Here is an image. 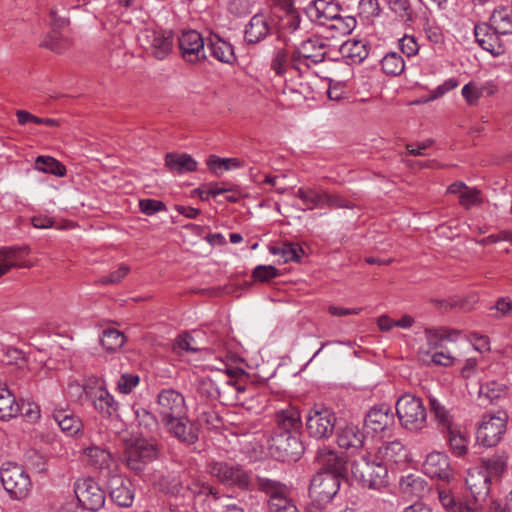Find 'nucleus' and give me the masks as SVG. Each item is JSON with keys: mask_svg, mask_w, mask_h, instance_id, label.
I'll list each match as a JSON object with an SVG mask.
<instances>
[{"mask_svg": "<svg viewBox=\"0 0 512 512\" xmlns=\"http://www.w3.org/2000/svg\"><path fill=\"white\" fill-rule=\"evenodd\" d=\"M341 10L340 4L335 0H314L307 7V14L311 21L325 26L338 16Z\"/></svg>", "mask_w": 512, "mask_h": 512, "instance_id": "23", "label": "nucleus"}, {"mask_svg": "<svg viewBox=\"0 0 512 512\" xmlns=\"http://www.w3.org/2000/svg\"><path fill=\"white\" fill-rule=\"evenodd\" d=\"M74 491L79 504L86 510L97 511L105 504V492L91 478L78 480Z\"/></svg>", "mask_w": 512, "mask_h": 512, "instance_id": "12", "label": "nucleus"}, {"mask_svg": "<svg viewBox=\"0 0 512 512\" xmlns=\"http://www.w3.org/2000/svg\"><path fill=\"white\" fill-rule=\"evenodd\" d=\"M35 168L41 172L63 177L66 174L65 166L50 156H38L35 161Z\"/></svg>", "mask_w": 512, "mask_h": 512, "instance_id": "49", "label": "nucleus"}, {"mask_svg": "<svg viewBox=\"0 0 512 512\" xmlns=\"http://www.w3.org/2000/svg\"><path fill=\"white\" fill-rule=\"evenodd\" d=\"M278 275L277 269L272 265H258L252 272L253 279L259 282H267Z\"/></svg>", "mask_w": 512, "mask_h": 512, "instance_id": "58", "label": "nucleus"}, {"mask_svg": "<svg viewBox=\"0 0 512 512\" xmlns=\"http://www.w3.org/2000/svg\"><path fill=\"white\" fill-rule=\"evenodd\" d=\"M396 415L401 427L420 432L427 427V409L420 397L405 393L396 402Z\"/></svg>", "mask_w": 512, "mask_h": 512, "instance_id": "2", "label": "nucleus"}, {"mask_svg": "<svg viewBox=\"0 0 512 512\" xmlns=\"http://www.w3.org/2000/svg\"><path fill=\"white\" fill-rule=\"evenodd\" d=\"M507 386L495 380L487 381L482 384L479 389L480 397H485L490 402H493L507 393Z\"/></svg>", "mask_w": 512, "mask_h": 512, "instance_id": "50", "label": "nucleus"}, {"mask_svg": "<svg viewBox=\"0 0 512 512\" xmlns=\"http://www.w3.org/2000/svg\"><path fill=\"white\" fill-rule=\"evenodd\" d=\"M21 412L20 404L15 396L8 390L0 391V419L7 421L17 417Z\"/></svg>", "mask_w": 512, "mask_h": 512, "instance_id": "41", "label": "nucleus"}, {"mask_svg": "<svg viewBox=\"0 0 512 512\" xmlns=\"http://www.w3.org/2000/svg\"><path fill=\"white\" fill-rule=\"evenodd\" d=\"M399 47L407 57L415 56L419 51V45L414 36L404 35L399 39Z\"/></svg>", "mask_w": 512, "mask_h": 512, "instance_id": "64", "label": "nucleus"}, {"mask_svg": "<svg viewBox=\"0 0 512 512\" xmlns=\"http://www.w3.org/2000/svg\"><path fill=\"white\" fill-rule=\"evenodd\" d=\"M422 469L426 476L444 482L450 481L452 477L449 458L443 452L429 453L422 465Z\"/></svg>", "mask_w": 512, "mask_h": 512, "instance_id": "20", "label": "nucleus"}, {"mask_svg": "<svg viewBox=\"0 0 512 512\" xmlns=\"http://www.w3.org/2000/svg\"><path fill=\"white\" fill-rule=\"evenodd\" d=\"M269 252L275 256H280L284 263L300 262L304 255L303 248L298 243L285 242L280 245L270 246Z\"/></svg>", "mask_w": 512, "mask_h": 512, "instance_id": "39", "label": "nucleus"}, {"mask_svg": "<svg viewBox=\"0 0 512 512\" xmlns=\"http://www.w3.org/2000/svg\"><path fill=\"white\" fill-rule=\"evenodd\" d=\"M336 414L324 405H314L306 415V431L311 438L326 440L333 435Z\"/></svg>", "mask_w": 512, "mask_h": 512, "instance_id": "4", "label": "nucleus"}, {"mask_svg": "<svg viewBox=\"0 0 512 512\" xmlns=\"http://www.w3.org/2000/svg\"><path fill=\"white\" fill-rule=\"evenodd\" d=\"M271 441V448L278 452L277 457L282 461H295L300 458L304 450L299 433L274 432Z\"/></svg>", "mask_w": 512, "mask_h": 512, "instance_id": "15", "label": "nucleus"}, {"mask_svg": "<svg viewBox=\"0 0 512 512\" xmlns=\"http://www.w3.org/2000/svg\"><path fill=\"white\" fill-rule=\"evenodd\" d=\"M178 45L182 58L191 64L206 59L205 41L196 30L183 31L178 38Z\"/></svg>", "mask_w": 512, "mask_h": 512, "instance_id": "14", "label": "nucleus"}, {"mask_svg": "<svg viewBox=\"0 0 512 512\" xmlns=\"http://www.w3.org/2000/svg\"><path fill=\"white\" fill-rule=\"evenodd\" d=\"M53 419L59 428L68 436H74L81 432L83 423L74 412L65 409H56L53 412Z\"/></svg>", "mask_w": 512, "mask_h": 512, "instance_id": "34", "label": "nucleus"}, {"mask_svg": "<svg viewBox=\"0 0 512 512\" xmlns=\"http://www.w3.org/2000/svg\"><path fill=\"white\" fill-rule=\"evenodd\" d=\"M394 424V414L386 404L372 407L366 414L365 426L378 433Z\"/></svg>", "mask_w": 512, "mask_h": 512, "instance_id": "26", "label": "nucleus"}, {"mask_svg": "<svg viewBox=\"0 0 512 512\" xmlns=\"http://www.w3.org/2000/svg\"><path fill=\"white\" fill-rule=\"evenodd\" d=\"M197 499H204L202 503L204 512H244V509L231 502L232 497L220 494L211 485L195 481L191 488Z\"/></svg>", "mask_w": 512, "mask_h": 512, "instance_id": "3", "label": "nucleus"}, {"mask_svg": "<svg viewBox=\"0 0 512 512\" xmlns=\"http://www.w3.org/2000/svg\"><path fill=\"white\" fill-rule=\"evenodd\" d=\"M157 457L155 444L146 439H136L128 445L123 454L126 466L136 472L142 471L145 466Z\"/></svg>", "mask_w": 512, "mask_h": 512, "instance_id": "9", "label": "nucleus"}, {"mask_svg": "<svg viewBox=\"0 0 512 512\" xmlns=\"http://www.w3.org/2000/svg\"><path fill=\"white\" fill-rule=\"evenodd\" d=\"M350 471L363 487L380 489L388 485V467L370 452L354 458L350 463Z\"/></svg>", "mask_w": 512, "mask_h": 512, "instance_id": "1", "label": "nucleus"}, {"mask_svg": "<svg viewBox=\"0 0 512 512\" xmlns=\"http://www.w3.org/2000/svg\"><path fill=\"white\" fill-rule=\"evenodd\" d=\"M254 489H257L271 498L278 493L287 490V486L278 480L257 474L253 479V490Z\"/></svg>", "mask_w": 512, "mask_h": 512, "instance_id": "42", "label": "nucleus"}, {"mask_svg": "<svg viewBox=\"0 0 512 512\" xmlns=\"http://www.w3.org/2000/svg\"><path fill=\"white\" fill-rule=\"evenodd\" d=\"M269 512H299L296 505L288 497V489L268 500Z\"/></svg>", "mask_w": 512, "mask_h": 512, "instance_id": "47", "label": "nucleus"}, {"mask_svg": "<svg viewBox=\"0 0 512 512\" xmlns=\"http://www.w3.org/2000/svg\"><path fill=\"white\" fill-rule=\"evenodd\" d=\"M198 420L208 429H219L224 425L222 417L212 408L201 411Z\"/></svg>", "mask_w": 512, "mask_h": 512, "instance_id": "54", "label": "nucleus"}, {"mask_svg": "<svg viewBox=\"0 0 512 512\" xmlns=\"http://www.w3.org/2000/svg\"><path fill=\"white\" fill-rule=\"evenodd\" d=\"M206 165L210 172L215 176H221L224 172L229 171V166L226 164L225 158H220L216 155H210L206 159Z\"/></svg>", "mask_w": 512, "mask_h": 512, "instance_id": "62", "label": "nucleus"}, {"mask_svg": "<svg viewBox=\"0 0 512 512\" xmlns=\"http://www.w3.org/2000/svg\"><path fill=\"white\" fill-rule=\"evenodd\" d=\"M459 203L466 209H470L472 206L480 204L481 199L479 190L467 187V189L464 190V193H461Z\"/></svg>", "mask_w": 512, "mask_h": 512, "instance_id": "63", "label": "nucleus"}, {"mask_svg": "<svg viewBox=\"0 0 512 512\" xmlns=\"http://www.w3.org/2000/svg\"><path fill=\"white\" fill-rule=\"evenodd\" d=\"M356 24L357 21L354 17L342 16L340 12L325 27L332 32L331 37H337L350 34L355 29Z\"/></svg>", "mask_w": 512, "mask_h": 512, "instance_id": "43", "label": "nucleus"}, {"mask_svg": "<svg viewBox=\"0 0 512 512\" xmlns=\"http://www.w3.org/2000/svg\"><path fill=\"white\" fill-rule=\"evenodd\" d=\"M486 91V87H478L475 83L470 82L462 88V96L469 105H475L478 99L483 96Z\"/></svg>", "mask_w": 512, "mask_h": 512, "instance_id": "55", "label": "nucleus"}, {"mask_svg": "<svg viewBox=\"0 0 512 512\" xmlns=\"http://www.w3.org/2000/svg\"><path fill=\"white\" fill-rule=\"evenodd\" d=\"M490 23L501 35L512 34V14L507 8L495 10L490 17Z\"/></svg>", "mask_w": 512, "mask_h": 512, "instance_id": "44", "label": "nucleus"}, {"mask_svg": "<svg viewBox=\"0 0 512 512\" xmlns=\"http://www.w3.org/2000/svg\"><path fill=\"white\" fill-rule=\"evenodd\" d=\"M93 406L104 418L118 417L119 404L104 387H98L87 392Z\"/></svg>", "mask_w": 512, "mask_h": 512, "instance_id": "25", "label": "nucleus"}, {"mask_svg": "<svg viewBox=\"0 0 512 512\" xmlns=\"http://www.w3.org/2000/svg\"><path fill=\"white\" fill-rule=\"evenodd\" d=\"M206 46L210 55L220 62L232 64L236 60L233 46L217 35L211 36Z\"/></svg>", "mask_w": 512, "mask_h": 512, "instance_id": "32", "label": "nucleus"}, {"mask_svg": "<svg viewBox=\"0 0 512 512\" xmlns=\"http://www.w3.org/2000/svg\"><path fill=\"white\" fill-rule=\"evenodd\" d=\"M139 376L125 373L122 374L117 382V389L122 394H129L139 384Z\"/></svg>", "mask_w": 512, "mask_h": 512, "instance_id": "61", "label": "nucleus"}, {"mask_svg": "<svg viewBox=\"0 0 512 512\" xmlns=\"http://www.w3.org/2000/svg\"><path fill=\"white\" fill-rule=\"evenodd\" d=\"M174 349L184 350L186 352H198L202 348L196 345L193 336L187 332L180 334L175 341Z\"/></svg>", "mask_w": 512, "mask_h": 512, "instance_id": "59", "label": "nucleus"}, {"mask_svg": "<svg viewBox=\"0 0 512 512\" xmlns=\"http://www.w3.org/2000/svg\"><path fill=\"white\" fill-rule=\"evenodd\" d=\"M171 436L185 445H193L198 441L197 427L187 418L178 416L163 423Z\"/></svg>", "mask_w": 512, "mask_h": 512, "instance_id": "21", "label": "nucleus"}, {"mask_svg": "<svg viewBox=\"0 0 512 512\" xmlns=\"http://www.w3.org/2000/svg\"><path fill=\"white\" fill-rule=\"evenodd\" d=\"M140 211L148 216L154 215L157 212L166 211V205L164 202L156 199H141L139 201Z\"/></svg>", "mask_w": 512, "mask_h": 512, "instance_id": "57", "label": "nucleus"}, {"mask_svg": "<svg viewBox=\"0 0 512 512\" xmlns=\"http://www.w3.org/2000/svg\"><path fill=\"white\" fill-rule=\"evenodd\" d=\"M156 404L162 423L185 414L184 397L172 388L162 389L157 396Z\"/></svg>", "mask_w": 512, "mask_h": 512, "instance_id": "13", "label": "nucleus"}, {"mask_svg": "<svg viewBox=\"0 0 512 512\" xmlns=\"http://www.w3.org/2000/svg\"><path fill=\"white\" fill-rule=\"evenodd\" d=\"M474 35L482 49L494 56L504 53V45L500 39V33L496 32L491 23H478L474 26Z\"/></svg>", "mask_w": 512, "mask_h": 512, "instance_id": "19", "label": "nucleus"}, {"mask_svg": "<svg viewBox=\"0 0 512 512\" xmlns=\"http://www.w3.org/2000/svg\"><path fill=\"white\" fill-rule=\"evenodd\" d=\"M316 462L320 466L318 472H325L327 474H334L339 478H345L347 475L346 460L340 456L335 450L329 447H321L318 449Z\"/></svg>", "mask_w": 512, "mask_h": 512, "instance_id": "17", "label": "nucleus"}, {"mask_svg": "<svg viewBox=\"0 0 512 512\" xmlns=\"http://www.w3.org/2000/svg\"><path fill=\"white\" fill-rule=\"evenodd\" d=\"M296 196L308 210L323 207L324 190L301 187L297 190Z\"/></svg>", "mask_w": 512, "mask_h": 512, "instance_id": "45", "label": "nucleus"}, {"mask_svg": "<svg viewBox=\"0 0 512 512\" xmlns=\"http://www.w3.org/2000/svg\"><path fill=\"white\" fill-rule=\"evenodd\" d=\"M334 474L317 472L311 479L308 494L311 502L320 507H326L337 495L341 480Z\"/></svg>", "mask_w": 512, "mask_h": 512, "instance_id": "7", "label": "nucleus"}, {"mask_svg": "<svg viewBox=\"0 0 512 512\" xmlns=\"http://www.w3.org/2000/svg\"><path fill=\"white\" fill-rule=\"evenodd\" d=\"M27 247H3L0 249V277L13 267H26L19 263L23 253H27Z\"/></svg>", "mask_w": 512, "mask_h": 512, "instance_id": "38", "label": "nucleus"}, {"mask_svg": "<svg viewBox=\"0 0 512 512\" xmlns=\"http://www.w3.org/2000/svg\"><path fill=\"white\" fill-rule=\"evenodd\" d=\"M276 29V21L270 14L256 13L245 26L244 41L247 45H256L272 35Z\"/></svg>", "mask_w": 512, "mask_h": 512, "instance_id": "11", "label": "nucleus"}, {"mask_svg": "<svg viewBox=\"0 0 512 512\" xmlns=\"http://www.w3.org/2000/svg\"><path fill=\"white\" fill-rule=\"evenodd\" d=\"M84 455L87 463L95 469H106L112 462L111 453L100 446L87 447L84 449Z\"/></svg>", "mask_w": 512, "mask_h": 512, "instance_id": "40", "label": "nucleus"}, {"mask_svg": "<svg viewBox=\"0 0 512 512\" xmlns=\"http://www.w3.org/2000/svg\"><path fill=\"white\" fill-rule=\"evenodd\" d=\"M111 500L120 507H129L134 500V487L130 479L111 475L107 482Z\"/></svg>", "mask_w": 512, "mask_h": 512, "instance_id": "18", "label": "nucleus"}, {"mask_svg": "<svg viewBox=\"0 0 512 512\" xmlns=\"http://www.w3.org/2000/svg\"><path fill=\"white\" fill-rule=\"evenodd\" d=\"M50 19L53 30H60L69 24V19L64 7L58 8L57 6H54L51 8Z\"/></svg>", "mask_w": 512, "mask_h": 512, "instance_id": "60", "label": "nucleus"}, {"mask_svg": "<svg viewBox=\"0 0 512 512\" xmlns=\"http://www.w3.org/2000/svg\"><path fill=\"white\" fill-rule=\"evenodd\" d=\"M231 387V380L202 377L197 381L196 391L205 399L223 401L226 391Z\"/></svg>", "mask_w": 512, "mask_h": 512, "instance_id": "24", "label": "nucleus"}, {"mask_svg": "<svg viewBox=\"0 0 512 512\" xmlns=\"http://www.w3.org/2000/svg\"><path fill=\"white\" fill-rule=\"evenodd\" d=\"M208 471L224 485L235 486L241 490H253L251 474L238 464H231L225 461L211 462Z\"/></svg>", "mask_w": 512, "mask_h": 512, "instance_id": "5", "label": "nucleus"}, {"mask_svg": "<svg viewBox=\"0 0 512 512\" xmlns=\"http://www.w3.org/2000/svg\"><path fill=\"white\" fill-rule=\"evenodd\" d=\"M126 342L125 335L117 329L109 328L103 330L100 343L107 352L119 350Z\"/></svg>", "mask_w": 512, "mask_h": 512, "instance_id": "46", "label": "nucleus"}, {"mask_svg": "<svg viewBox=\"0 0 512 512\" xmlns=\"http://www.w3.org/2000/svg\"><path fill=\"white\" fill-rule=\"evenodd\" d=\"M135 418L140 427H143L147 433L153 432L158 427V420L153 413L146 408H134Z\"/></svg>", "mask_w": 512, "mask_h": 512, "instance_id": "52", "label": "nucleus"}, {"mask_svg": "<svg viewBox=\"0 0 512 512\" xmlns=\"http://www.w3.org/2000/svg\"><path fill=\"white\" fill-rule=\"evenodd\" d=\"M165 165L171 172L177 174H185L197 170V161L187 153H167Z\"/></svg>", "mask_w": 512, "mask_h": 512, "instance_id": "33", "label": "nucleus"}, {"mask_svg": "<svg viewBox=\"0 0 512 512\" xmlns=\"http://www.w3.org/2000/svg\"><path fill=\"white\" fill-rule=\"evenodd\" d=\"M507 461L508 455L505 452H497L482 458L478 467L484 470L491 480H499L507 469Z\"/></svg>", "mask_w": 512, "mask_h": 512, "instance_id": "35", "label": "nucleus"}, {"mask_svg": "<svg viewBox=\"0 0 512 512\" xmlns=\"http://www.w3.org/2000/svg\"><path fill=\"white\" fill-rule=\"evenodd\" d=\"M173 33L146 28L140 31L138 41L142 48L158 60L165 59L173 48Z\"/></svg>", "mask_w": 512, "mask_h": 512, "instance_id": "8", "label": "nucleus"}, {"mask_svg": "<svg viewBox=\"0 0 512 512\" xmlns=\"http://www.w3.org/2000/svg\"><path fill=\"white\" fill-rule=\"evenodd\" d=\"M465 483L476 502H483L487 499L492 480L484 470L479 467L469 469Z\"/></svg>", "mask_w": 512, "mask_h": 512, "instance_id": "22", "label": "nucleus"}, {"mask_svg": "<svg viewBox=\"0 0 512 512\" xmlns=\"http://www.w3.org/2000/svg\"><path fill=\"white\" fill-rule=\"evenodd\" d=\"M376 458L386 466L390 464H400L406 459L404 445L399 440L383 443L376 452Z\"/></svg>", "mask_w": 512, "mask_h": 512, "instance_id": "29", "label": "nucleus"}, {"mask_svg": "<svg viewBox=\"0 0 512 512\" xmlns=\"http://www.w3.org/2000/svg\"><path fill=\"white\" fill-rule=\"evenodd\" d=\"M290 68V57L283 48H278L274 51L271 69L279 76L283 75L287 69Z\"/></svg>", "mask_w": 512, "mask_h": 512, "instance_id": "53", "label": "nucleus"}, {"mask_svg": "<svg viewBox=\"0 0 512 512\" xmlns=\"http://www.w3.org/2000/svg\"><path fill=\"white\" fill-rule=\"evenodd\" d=\"M295 49L298 56L305 61H309V63L319 64L326 57V44L317 38H309Z\"/></svg>", "mask_w": 512, "mask_h": 512, "instance_id": "27", "label": "nucleus"}, {"mask_svg": "<svg viewBox=\"0 0 512 512\" xmlns=\"http://www.w3.org/2000/svg\"><path fill=\"white\" fill-rule=\"evenodd\" d=\"M427 398L431 419L440 432L456 425L453 408L447 405L446 400L443 397L429 394Z\"/></svg>", "mask_w": 512, "mask_h": 512, "instance_id": "16", "label": "nucleus"}, {"mask_svg": "<svg viewBox=\"0 0 512 512\" xmlns=\"http://www.w3.org/2000/svg\"><path fill=\"white\" fill-rule=\"evenodd\" d=\"M323 207L326 206L330 209L347 208L352 209L354 205L338 194H330L324 190Z\"/></svg>", "mask_w": 512, "mask_h": 512, "instance_id": "56", "label": "nucleus"}, {"mask_svg": "<svg viewBox=\"0 0 512 512\" xmlns=\"http://www.w3.org/2000/svg\"><path fill=\"white\" fill-rule=\"evenodd\" d=\"M275 421L274 432L279 433H299L302 424L300 412L294 407L279 411Z\"/></svg>", "mask_w": 512, "mask_h": 512, "instance_id": "28", "label": "nucleus"}, {"mask_svg": "<svg viewBox=\"0 0 512 512\" xmlns=\"http://www.w3.org/2000/svg\"><path fill=\"white\" fill-rule=\"evenodd\" d=\"M381 66L386 75L398 76L404 71L405 62L400 54L389 52L382 58Z\"/></svg>", "mask_w": 512, "mask_h": 512, "instance_id": "48", "label": "nucleus"}, {"mask_svg": "<svg viewBox=\"0 0 512 512\" xmlns=\"http://www.w3.org/2000/svg\"><path fill=\"white\" fill-rule=\"evenodd\" d=\"M460 335V331L458 330H448L447 328H435V329H426L425 336L427 340V354L436 351L438 349L444 348L445 341H455L457 337Z\"/></svg>", "mask_w": 512, "mask_h": 512, "instance_id": "36", "label": "nucleus"}, {"mask_svg": "<svg viewBox=\"0 0 512 512\" xmlns=\"http://www.w3.org/2000/svg\"><path fill=\"white\" fill-rule=\"evenodd\" d=\"M2 485L10 496L17 500L26 498L31 489V480L22 466L6 463L0 471Z\"/></svg>", "mask_w": 512, "mask_h": 512, "instance_id": "6", "label": "nucleus"}, {"mask_svg": "<svg viewBox=\"0 0 512 512\" xmlns=\"http://www.w3.org/2000/svg\"><path fill=\"white\" fill-rule=\"evenodd\" d=\"M341 55L349 59L351 63H361L369 54L366 42L350 39L345 41L339 49Z\"/></svg>", "mask_w": 512, "mask_h": 512, "instance_id": "37", "label": "nucleus"}, {"mask_svg": "<svg viewBox=\"0 0 512 512\" xmlns=\"http://www.w3.org/2000/svg\"><path fill=\"white\" fill-rule=\"evenodd\" d=\"M336 440L341 448L358 449L363 445L364 434L357 425L348 423L338 428Z\"/></svg>", "mask_w": 512, "mask_h": 512, "instance_id": "30", "label": "nucleus"}, {"mask_svg": "<svg viewBox=\"0 0 512 512\" xmlns=\"http://www.w3.org/2000/svg\"><path fill=\"white\" fill-rule=\"evenodd\" d=\"M441 433L445 436L450 451L454 456L462 457L467 454L469 439L465 432L461 430L459 425L456 424Z\"/></svg>", "mask_w": 512, "mask_h": 512, "instance_id": "31", "label": "nucleus"}, {"mask_svg": "<svg viewBox=\"0 0 512 512\" xmlns=\"http://www.w3.org/2000/svg\"><path fill=\"white\" fill-rule=\"evenodd\" d=\"M507 420L506 412L484 415L477 430V440L485 447L496 446L506 431Z\"/></svg>", "mask_w": 512, "mask_h": 512, "instance_id": "10", "label": "nucleus"}, {"mask_svg": "<svg viewBox=\"0 0 512 512\" xmlns=\"http://www.w3.org/2000/svg\"><path fill=\"white\" fill-rule=\"evenodd\" d=\"M384 2L402 21H412L414 12L409 0H384Z\"/></svg>", "mask_w": 512, "mask_h": 512, "instance_id": "51", "label": "nucleus"}]
</instances>
